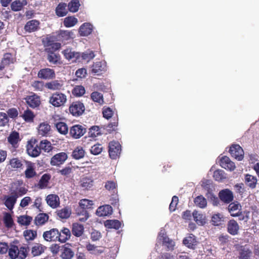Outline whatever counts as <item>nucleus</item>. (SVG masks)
Wrapping results in <instances>:
<instances>
[{
	"label": "nucleus",
	"instance_id": "39",
	"mask_svg": "<svg viewBox=\"0 0 259 259\" xmlns=\"http://www.w3.org/2000/svg\"><path fill=\"white\" fill-rule=\"evenodd\" d=\"M51 130V126L47 122H42L40 123L38 127V133L42 136H46L49 134Z\"/></svg>",
	"mask_w": 259,
	"mask_h": 259
},
{
	"label": "nucleus",
	"instance_id": "3",
	"mask_svg": "<svg viewBox=\"0 0 259 259\" xmlns=\"http://www.w3.org/2000/svg\"><path fill=\"white\" fill-rule=\"evenodd\" d=\"M121 146L119 142L114 141L109 143V156L112 159H116L120 156Z\"/></svg>",
	"mask_w": 259,
	"mask_h": 259
},
{
	"label": "nucleus",
	"instance_id": "22",
	"mask_svg": "<svg viewBox=\"0 0 259 259\" xmlns=\"http://www.w3.org/2000/svg\"><path fill=\"white\" fill-rule=\"evenodd\" d=\"M106 71V65L104 63L99 61L94 63L92 66V73L96 75L102 74Z\"/></svg>",
	"mask_w": 259,
	"mask_h": 259
},
{
	"label": "nucleus",
	"instance_id": "41",
	"mask_svg": "<svg viewBox=\"0 0 259 259\" xmlns=\"http://www.w3.org/2000/svg\"><path fill=\"white\" fill-rule=\"evenodd\" d=\"M57 215L61 219H67L71 213V210L68 207H65L56 211Z\"/></svg>",
	"mask_w": 259,
	"mask_h": 259
},
{
	"label": "nucleus",
	"instance_id": "14",
	"mask_svg": "<svg viewBox=\"0 0 259 259\" xmlns=\"http://www.w3.org/2000/svg\"><path fill=\"white\" fill-rule=\"evenodd\" d=\"M40 22L36 19L29 20L25 24L24 29L26 32L31 33L38 30L40 28Z\"/></svg>",
	"mask_w": 259,
	"mask_h": 259
},
{
	"label": "nucleus",
	"instance_id": "18",
	"mask_svg": "<svg viewBox=\"0 0 259 259\" xmlns=\"http://www.w3.org/2000/svg\"><path fill=\"white\" fill-rule=\"evenodd\" d=\"M220 165L222 167L230 171L234 170L236 168L235 163L226 156L222 157L220 159Z\"/></svg>",
	"mask_w": 259,
	"mask_h": 259
},
{
	"label": "nucleus",
	"instance_id": "25",
	"mask_svg": "<svg viewBox=\"0 0 259 259\" xmlns=\"http://www.w3.org/2000/svg\"><path fill=\"white\" fill-rule=\"evenodd\" d=\"M183 242L189 248L194 249L197 242L195 236L193 234H190L184 239Z\"/></svg>",
	"mask_w": 259,
	"mask_h": 259
},
{
	"label": "nucleus",
	"instance_id": "1",
	"mask_svg": "<svg viewBox=\"0 0 259 259\" xmlns=\"http://www.w3.org/2000/svg\"><path fill=\"white\" fill-rule=\"evenodd\" d=\"M37 141L36 139H33L28 142L26 150L27 154L31 157H36L41 153L39 145L37 144Z\"/></svg>",
	"mask_w": 259,
	"mask_h": 259
},
{
	"label": "nucleus",
	"instance_id": "32",
	"mask_svg": "<svg viewBox=\"0 0 259 259\" xmlns=\"http://www.w3.org/2000/svg\"><path fill=\"white\" fill-rule=\"evenodd\" d=\"M67 5L64 3H61L56 8L55 12L57 16L62 17L66 16L68 13L66 9Z\"/></svg>",
	"mask_w": 259,
	"mask_h": 259
},
{
	"label": "nucleus",
	"instance_id": "64",
	"mask_svg": "<svg viewBox=\"0 0 259 259\" xmlns=\"http://www.w3.org/2000/svg\"><path fill=\"white\" fill-rule=\"evenodd\" d=\"M22 117L25 121L31 122L33 121L35 116L32 111L29 109H27L26 110L24 111Z\"/></svg>",
	"mask_w": 259,
	"mask_h": 259
},
{
	"label": "nucleus",
	"instance_id": "13",
	"mask_svg": "<svg viewBox=\"0 0 259 259\" xmlns=\"http://www.w3.org/2000/svg\"><path fill=\"white\" fill-rule=\"evenodd\" d=\"M37 76L39 78L44 79H51L55 77V71L49 68H42L39 70Z\"/></svg>",
	"mask_w": 259,
	"mask_h": 259
},
{
	"label": "nucleus",
	"instance_id": "16",
	"mask_svg": "<svg viewBox=\"0 0 259 259\" xmlns=\"http://www.w3.org/2000/svg\"><path fill=\"white\" fill-rule=\"evenodd\" d=\"M46 200L48 205L52 208L58 207L60 204V198L57 194L48 195L46 198Z\"/></svg>",
	"mask_w": 259,
	"mask_h": 259
},
{
	"label": "nucleus",
	"instance_id": "19",
	"mask_svg": "<svg viewBox=\"0 0 259 259\" xmlns=\"http://www.w3.org/2000/svg\"><path fill=\"white\" fill-rule=\"evenodd\" d=\"M26 169L24 171L25 178L27 179H31L34 177L36 175V172L35 170V163L31 161H26Z\"/></svg>",
	"mask_w": 259,
	"mask_h": 259
},
{
	"label": "nucleus",
	"instance_id": "42",
	"mask_svg": "<svg viewBox=\"0 0 259 259\" xmlns=\"http://www.w3.org/2000/svg\"><path fill=\"white\" fill-rule=\"evenodd\" d=\"M57 41H58V40L56 35H48L46 37L42 39V42L45 49L46 48L49 47L54 42Z\"/></svg>",
	"mask_w": 259,
	"mask_h": 259
},
{
	"label": "nucleus",
	"instance_id": "57",
	"mask_svg": "<svg viewBox=\"0 0 259 259\" xmlns=\"http://www.w3.org/2000/svg\"><path fill=\"white\" fill-rule=\"evenodd\" d=\"M85 92L84 88L82 85H76L72 91V94L75 97H81Z\"/></svg>",
	"mask_w": 259,
	"mask_h": 259
},
{
	"label": "nucleus",
	"instance_id": "60",
	"mask_svg": "<svg viewBox=\"0 0 259 259\" xmlns=\"http://www.w3.org/2000/svg\"><path fill=\"white\" fill-rule=\"evenodd\" d=\"M213 177L215 181L218 182H221L226 178L224 171L222 169L215 170L213 172Z\"/></svg>",
	"mask_w": 259,
	"mask_h": 259
},
{
	"label": "nucleus",
	"instance_id": "44",
	"mask_svg": "<svg viewBox=\"0 0 259 259\" xmlns=\"http://www.w3.org/2000/svg\"><path fill=\"white\" fill-rule=\"evenodd\" d=\"M32 217L27 215H22L18 217L17 222L21 226H29L32 222Z\"/></svg>",
	"mask_w": 259,
	"mask_h": 259
},
{
	"label": "nucleus",
	"instance_id": "7",
	"mask_svg": "<svg viewBox=\"0 0 259 259\" xmlns=\"http://www.w3.org/2000/svg\"><path fill=\"white\" fill-rule=\"evenodd\" d=\"M231 156L236 159L240 161L244 158V151L241 147L238 144L232 145L229 149Z\"/></svg>",
	"mask_w": 259,
	"mask_h": 259
},
{
	"label": "nucleus",
	"instance_id": "21",
	"mask_svg": "<svg viewBox=\"0 0 259 259\" xmlns=\"http://www.w3.org/2000/svg\"><path fill=\"white\" fill-rule=\"evenodd\" d=\"M93 26L90 23H84L79 28L78 32L81 36H86L91 34L93 31Z\"/></svg>",
	"mask_w": 259,
	"mask_h": 259
},
{
	"label": "nucleus",
	"instance_id": "4",
	"mask_svg": "<svg viewBox=\"0 0 259 259\" xmlns=\"http://www.w3.org/2000/svg\"><path fill=\"white\" fill-rule=\"evenodd\" d=\"M85 125L75 124L70 128L69 134L71 137L75 139H79L87 132Z\"/></svg>",
	"mask_w": 259,
	"mask_h": 259
},
{
	"label": "nucleus",
	"instance_id": "34",
	"mask_svg": "<svg viewBox=\"0 0 259 259\" xmlns=\"http://www.w3.org/2000/svg\"><path fill=\"white\" fill-rule=\"evenodd\" d=\"M80 186L83 190H89L93 186V180L88 177H84L82 178L80 182Z\"/></svg>",
	"mask_w": 259,
	"mask_h": 259
},
{
	"label": "nucleus",
	"instance_id": "63",
	"mask_svg": "<svg viewBox=\"0 0 259 259\" xmlns=\"http://www.w3.org/2000/svg\"><path fill=\"white\" fill-rule=\"evenodd\" d=\"M103 150V147L100 144H96L91 147L90 152L92 154L97 155L100 154Z\"/></svg>",
	"mask_w": 259,
	"mask_h": 259
},
{
	"label": "nucleus",
	"instance_id": "56",
	"mask_svg": "<svg viewBox=\"0 0 259 259\" xmlns=\"http://www.w3.org/2000/svg\"><path fill=\"white\" fill-rule=\"evenodd\" d=\"M4 223L7 228H12L14 225V221L11 215L8 213L6 212L4 217Z\"/></svg>",
	"mask_w": 259,
	"mask_h": 259
},
{
	"label": "nucleus",
	"instance_id": "26",
	"mask_svg": "<svg viewBox=\"0 0 259 259\" xmlns=\"http://www.w3.org/2000/svg\"><path fill=\"white\" fill-rule=\"evenodd\" d=\"M50 179L51 176L50 174H44L39 180L36 187L39 189H44L47 188L48 186Z\"/></svg>",
	"mask_w": 259,
	"mask_h": 259
},
{
	"label": "nucleus",
	"instance_id": "52",
	"mask_svg": "<svg viewBox=\"0 0 259 259\" xmlns=\"http://www.w3.org/2000/svg\"><path fill=\"white\" fill-rule=\"evenodd\" d=\"M56 127L58 132L63 135H66L68 131V126L64 122H59L56 124Z\"/></svg>",
	"mask_w": 259,
	"mask_h": 259
},
{
	"label": "nucleus",
	"instance_id": "27",
	"mask_svg": "<svg viewBox=\"0 0 259 259\" xmlns=\"http://www.w3.org/2000/svg\"><path fill=\"white\" fill-rule=\"evenodd\" d=\"M228 210L231 215L233 217L235 215L234 214L236 213V212L238 213L242 210V206L240 203L237 201L231 203L230 202L228 206Z\"/></svg>",
	"mask_w": 259,
	"mask_h": 259
},
{
	"label": "nucleus",
	"instance_id": "2",
	"mask_svg": "<svg viewBox=\"0 0 259 259\" xmlns=\"http://www.w3.org/2000/svg\"><path fill=\"white\" fill-rule=\"evenodd\" d=\"M67 101L66 96L62 93L56 92L50 98L49 102L54 107H59L63 106Z\"/></svg>",
	"mask_w": 259,
	"mask_h": 259
},
{
	"label": "nucleus",
	"instance_id": "6",
	"mask_svg": "<svg viewBox=\"0 0 259 259\" xmlns=\"http://www.w3.org/2000/svg\"><path fill=\"white\" fill-rule=\"evenodd\" d=\"M74 254L73 248L70 244L66 243L62 246L60 254L62 259H72Z\"/></svg>",
	"mask_w": 259,
	"mask_h": 259
},
{
	"label": "nucleus",
	"instance_id": "62",
	"mask_svg": "<svg viewBox=\"0 0 259 259\" xmlns=\"http://www.w3.org/2000/svg\"><path fill=\"white\" fill-rule=\"evenodd\" d=\"M61 48V44L58 42H54L51 44L49 47L45 49V51L46 53L55 52L59 50Z\"/></svg>",
	"mask_w": 259,
	"mask_h": 259
},
{
	"label": "nucleus",
	"instance_id": "43",
	"mask_svg": "<svg viewBox=\"0 0 259 259\" xmlns=\"http://www.w3.org/2000/svg\"><path fill=\"white\" fill-rule=\"evenodd\" d=\"M162 244L165 246L168 250H172L175 245V242L170 239L166 235H163L162 236Z\"/></svg>",
	"mask_w": 259,
	"mask_h": 259
},
{
	"label": "nucleus",
	"instance_id": "20",
	"mask_svg": "<svg viewBox=\"0 0 259 259\" xmlns=\"http://www.w3.org/2000/svg\"><path fill=\"white\" fill-rule=\"evenodd\" d=\"M239 230V226L238 223L235 220H230L227 224L228 232L233 236L238 234Z\"/></svg>",
	"mask_w": 259,
	"mask_h": 259
},
{
	"label": "nucleus",
	"instance_id": "31",
	"mask_svg": "<svg viewBox=\"0 0 259 259\" xmlns=\"http://www.w3.org/2000/svg\"><path fill=\"white\" fill-rule=\"evenodd\" d=\"M59 241L61 243L65 242L71 236V232L69 229L63 228L61 231H59Z\"/></svg>",
	"mask_w": 259,
	"mask_h": 259
},
{
	"label": "nucleus",
	"instance_id": "11",
	"mask_svg": "<svg viewBox=\"0 0 259 259\" xmlns=\"http://www.w3.org/2000/svg\"><path fill=\"white\" fill-rule=\"evenodd\" d=\"M59 230L57 229L53 228L49 231L44 232L42 236L44 239L47 241H59Z\"/></svg>",
	"mask_w": 259,
	"mask_h": 259
},
{
	"label": "nucleus",
	"instance_id": "58",
	"mask_svg": "<svg viewBox=\"0 0 259 259\" xmlns=\"http://www.w3.org/2000/svg\"><path fill=\"white\" fill-rule=\"evenodd\" d=\"M79 205L81 208L88 209L93 208V203L92 200L83 199L80 200Z\"/></svg>",
	"mask_w": 259,
	"mask_h": 259
},
{
	"label": "nucleus",
	"instance_id": "49",
	"mask_svg": "<svg viewBox=\"0 0 259 259\" xmlns=\"http://www.w3.org/2000/svg\"><path fill=\"white\" fill-rule=\"evenodd\" d=\"M39 145L40 151L43 150L45 152H49L53 149L51 142L47 140L41 141Z\"/></svg>",
	"mask_w": 259,
	"mask_h": 259
},
{
	"label": "nucleus",
	"instance_id": "30",
	"mask_svg": "<svg viewBox=\"0 0 259 259\" xmlns=\"http://www.w3.org/2000/svg\"><path fill=\"white\" fill-rule=\"evenodd\" d=\"M46 247L42 244L35 243L31 248V254L33 256L40 255L44 252Z\"/></svg>",
	"mask_w": 259,
	"mask_h": 259
},
{
	"label": "nucleus",
	"instance_id": "47",
	"mask_svg": "<svg viewBox=\"0 0 259 259\" xmlns=\"http://www.w3.org/2000/svg\"><path fill=\"white\" fill-rule=\"evenodd\" d=\"M85 151L82 147H77L73 151L72 156L75 159H80L84 156Z\"/></svg>",
	"mask_w": 259,
	"mask_h": 259
},
{
	"label": "nucleus",
	"instance_id": "61",
	"mask_svg": "<svg viewBox=\"0 0 259 259\" xmlns=\"http://www.w3.org/2000/svg\"><path fill=\"white\" fill-rule=\"evenodd\" d=\"M224 221V218L222 214L218 213L213 214L211 217L212 224L214 226H219Z\"/></svg>",
	"mask_w": 259,
	"mask_h": 259
},
{
	"label": "nucleus",
	"instance_id": "40",
	"mask_svg": "<svg viewBox=\"0 0 259 259\" xmlns=\"http://www.w3.org/2000/svg\"><path fill=\"white\" fill-rule=\"evenodd\" d=\"M194 220L199 225H203L205 223V217L202 213H198L196 210L193 212Z\"/></svg>",
	"mask_w": 259,
	"mask_h": 259
},
{
	"label": "nucleus",
	"instance_id": "46",
	"mask_svg": "<svg viewBox=\"0 0 259 259\" xmlns=\"http://www.w3.org/2000/svg\"><path fill=\"white\" fill-rule=\"evenodd\" d=\"M245 182L247 185L251 189L255 188L257 183V179L255 176L249 174H246L245 176Z\"/></svg>",
	"mask_w": 259,
	"mask_h": 259
},
{
	"label": "nucleus",
	"instance_id": "17",
	"mask_svg": "<svg viewBox=\"0 0 259 259\" xmlns=\"http://www.w3.org/2000/svg\"><path fill=\"white\" fill-rule=\"evenodd\" d=\"M64 57L68 60L75 61L79 59L80 57V53L73 51L70 48H67L62 52Z\"/></svg>",
	"mask_w": 259,
	"mask_h": 259
},
{
	"label": "nucleus",
	"instance_id": "28",
	"mask_svg": "<svg viewBox=\"0 0 259 259\" xmlns=\"http://www.w3.org/2000/svg\"><path fill=\"white\" fill-rule=\"evenodd\" d=\"M72 234L75 237H79L82 235L84 232V227L77 223H73L71 229Z\"/></svg>",
	"mask_w": 259,
	"mask_h": 259
},
{
	"label": "nucleus",
	"instance_id": "37",
	"mask_svg": "<svg viewBox=\"0 0 259 259\" xmlns=\"http://www.w3.org/2000/svg\"><path fill=\"white\" fill-rule=\"evenodd\" d=\"M47 53V60L50 63L55 65L60 64L61 57L59 54L55 53V52H50Z\"/></svg>",
	"mask_w": 259,
	"mask_h": 259
},
{
	"label": "nucleus",
	"instance_id": "10",
	"mask_svg": "<svg viewBox=\"0 0 259 259\" xmlns=\"http://www.w3.org/2000/svg\"><path fill=\"white\" fill-rule=\"evenodd\" d=\"M238 259H251L252 252L246 245H241L237 248Z\"/></svg>",
	"mask_w": 259,
	"mask_h": 259
},
{
	"label": "nucleus",
	"instance_id": "9",
	"mask_svg": "<svg viewBox=\"0 0 259 259\" xmlns=\"http://www.w3.org/2000/svg\"><path fill=\"white\" fill-rule=\"evenodd\" d=\"M74 32L72 30H60L56 35L58 41L65 42L74 38Z\"/></svg>",
	"mask_w": 259,
	"mask_h": 259
},
{
	"label": "nucleus",
	"instance_id": "33",
	"mask_svg": "<svg viewBox=\"0 0 259 259\" xmlns=\"http://www.w3.org/2000/svg\"><path fill=\"white\" fill-rule=\"evenodd\" d=\"M27 4L26 0H23L20 1V0H16L13 1L11 4V10L13 11L17 12L21 11L24 6H26Z\"/></svg>",
	"mask_w": 259,
	"mask_h": 259
},
{
	"label": "nucleus",
	"instance_id": "59",
	"mask_svg": "<svg viewBox=\"0 0 259 259\" xmlns=\"http://www.w3.org/2000/svg\"><path fill=\"white\" fill-rule=\"evenodd\" d=\"M9 164L14 169L22 168L23 167V163L18 158H13L10 160Z\"/></svg>",
	"mask_w": 259,
	"mask_h": 259
},
{
	"label": "nucleus",
	"instance_id": "24",
	"mask_svg": "<svg viewBox=\"0 0 259 259\" xmlns=\"http://www.w3.org/2000/svg\"><path fill=\"white\" fill-rule=\"evenodd\" d=\"M5 205L10 210H12L17 201V196H15L13 194L11 196L5 195L4 198Z\"/></svg>",
	"mask_w": 259,
	"mask_h": 259
},
{
	"label": "nucleus",
	"instance_id": "5",
	"mask_svg": "<svg viewBox=\"0 0 259 259\" xmlns=\"http://www.w3.org/2000/svg\"><path fill=\"white\" fill-rule=\"evenodd\" d=\"M69 110L73 116L77 117L83 114L85 110V107L82 102L75 101L70 104Z\"/></svg>",
	"mask_w": 259,
	"mask_h": 259
},
{
	"label": "nucleus",
	"instance_id": "38",
	"mask_svg": "<svg viewBox=\"0 0 259 259\" xmlns=\"http://www.w3.org/2000/svg\"><path fill=\"white\" fill-rule=\"evenodd\" d=\"M62 81L55 80L46 84V87L51 90H60L63 87Z\"/></svg>",
	"mask_w": 259,
	"mask_h": 259
},
{
	"label": "nucleus",
	"instance_id": "12",
	"mask_svg": "<svg viewBox=\"0 0 259 259\" xmlns=\"http://www.w3.org/2000/svg\"><path fill=\"white\" fill-rule=\"evenodd\" d=\"M219 197L221 201L225 203L229 204L234 199L233 192L228 189H225L220 191Z\"/></svg>",
	"mask_w": 259,
	"mask_h": 259
},
{
	"label": "nucleus",
	"instance_id": "45",
	"mask_svg": "<svg viewBox=\"0 0 259 259\" xmlns=\"http://www.w3.org/2000/svg\"><path fill=\"white\" fill-rule=\"evenodd\" d=\"M78 22V20L74 16H68L64 18L63 25L66 27H71L75 26Z\"/></svg>",
	"mask_w": 259,
	"mask_h": 259
},
{
	"label": "nucleus",
	"instance_id": "35",
	"mask_svg": "<svg viewBox=\"0 0 259 259\" xmlns=\"http://www.w3.org/2000/svg\"><path fill=\"white\" fill-rule=\"evenodd\" d=\"M19 141H20L19 134L16 131L12 132L8 137V142L14 147H16Z\"/></svg>",
	"mask_w": 259,
	"mask_h": 259
},
{
	"label": "nucleus",
	"instance_id": "23",
	"mask_svg": "<svg viewBox=\"0 0 259 259\" xmlns=\"http://www.w3.org/2000/svg\"><path fill=\"white\" fill-rule=\"evenodd\" d=\"M112 211V207L110 205H104L98 208L96 213L99 217H103L111 214Z\"/></svg>",
	"mask_w": 259,
	"mask_h": 259
},
{
	"label": "nucleus",
	"instance_id": "8",
	"mask_svg": "<svg viewBox=\"0 0 259 259\" xmlns=\"http://www.w3.org/2000/svg\"><path fill=\"white\" fill-rule=\"evenodd\" d=\"M67 158L68 155L66 152L57 153L52 157L50 164L53 166H60L64 163Z\"/></svg>",
	"mask_w": 259,
	"mask_h": 259
},
{
	"label": "nucleus",
	"instance_id": "36",
	"mask_svg": "<svg viewBox=\"0 0 259 259\" xmlns=\"http://www.w3.org/2000/svg\"><path fill=\"white\" fill-rule=\"evenodd\" d=\"M121 223L117 220H109L104 222V226L108 229L118 230L121 227Z\"/></svg>",
	"mask_w": 259,
	"mask_h": 259
},
{
	"label": "nucleus",
	"instance_id": "51",
	"mask_svg": "<svg viewBox=\"0 0 259 259\" xmlns=\"http://www.w3.org/2000/svg\"><path fill=\"white\" fill-rule=\"evenodd\" d=\"M76 213L79 216H82V217L79 219V221L82 222L85 221L89 217V213L87 211L86 209L81 208L79 207L77 208Z\"/></svg>",
	"mask_w": 259,
	"mask_h": 259
},
{
	"label": "nucleus",
	"instance_id": "53",
	"mask_svg": "<svg viewBox=\"0 0 259 259\" xmlns=\"http://www.w3.org/2000/svg\"><path fill=\"white\" fill-rule=\"evenodd\" d=\"M88 135L89 137L93 138H95L100 135L101 132L99 126L97 125L92 126L89 128Z\"/></svg>",
	"mask_w": 259,
	"mask_h": 259
},
{
	"label": "nucleus",
	"instance_id": "15",
	"mask_svg": "<svg viewBox=\"0 0 259 259\" xmlns=\"http://www.w3.org/2000/svg\"><path fill=\"white\" fill-rule=\"evenodd\" d=\"M25 100L27 104L32 108L38 107L41 103L39 96L34 93L32 95L27 96Z\"/></svg>",
	"mask_w": 259,
	"mask_h": 259
},
{
	"label": "nucleus",
	"instance_id": "29",
	"mask_svg": "<svg viewBox=\"0 0 259 259\" xmlns=\"http://www.w3.org/2000/svg\"><path fill=\"white\" fill-rule=\"evenodd\" d=\"M49 219V216L46 213H38L34 219V224L36 226H42L48 222Z\"/></svg>",
	"mask_w": 259,
	"mask_h": 259
},
{
	"label": "nucleus",
	"instance_id": "48",
	"mask_svg": "<svg viewBox=\"0 0 259 259\" xmlns=\"http://www.w3.org/2000/svg\"><path fill=\"white\" fill-rule=\"evenodd\" d=\"M194 202L197 206L201 208H204L207 205L206 199L202 195L196 197L194 199Z\"/></svg>",
	"mask_w": 259,
	"mask_h": 259
},
{
	"label": "nucleus",
	"instance_id": "55",
	"mask_svg": "<svg viewBox=\"0 0 259 259\" xmlns=\"http://www.w3.org/2000/svg\"><path fill=\"white\" fill-rule=\"evenodd\" d=\"M23 235L27 241L33 240L37 236V232L35 230H27L24 231Z\"/></svg>",
	"mask_w": 259,
	"mask_h": 259
},
{
	"label": "nucleus",
	"instance_id": "54",
	"mask_svg": "<svg viewBox=\"0 0 259 259\" xmlns=\"http://www.w3.org/2000/svg\"><path fill=\"white\" fill-rule=\"evenodd\" d=\"M80 6L78 0H72L68 4V10L72 13L76 12Z\"/></svg>",
	"mask_w": 259,
	"mask_h": 259
},
{
	"label": "nucleus",
	"instance_id": "50",
	"mask_svg": "<svg viewBox=\"0 0 259 259\" xmlns=\"http://www.w3.org/2000/svg\"><path fill=\"white\" fill-rule=\"evenodd\" d=\"M8 250V253L11 259H15L19 256V248L15 245H11Z\"/></svg>",
	"mask_w": 259,
	"mask_h": 259
}]
</instances>
